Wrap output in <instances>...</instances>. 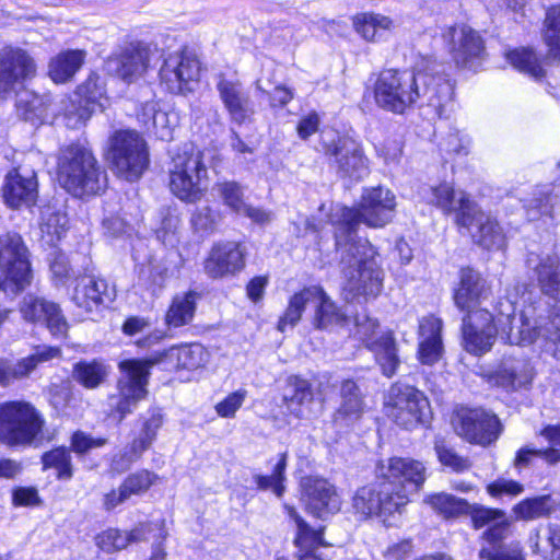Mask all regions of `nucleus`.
Wrapping results in <instances>:
<instances>
[{"label":"nucleus","instance_id":"obj_46","mask_svg":"<svg viewBox=\"0 0 560 560\" xmlns=\"http://www.w3.org/2000/svg\"><path fill=\"white\" fill-rule=\"evenodd\" d=\"M141 429L138 435L132 440L135 448L147 451L156 439L158 431L163 424V415L160 408L152 407L140 417Z\"/></svg>","mask_w":560,"mask_h":560},{"label":"nucleus","instance_id":"obj_34","mask_svg":"<svg viewBox=\"0 0 560 560\" xmlns=\"http://www.w3.org/2000/svg\"><path fill=\"white\" fill-rule=\"evenodd\" d=\"M523 202L527 218L535 221L541 218L553 219L560 198L555 186L542 185L533 189Z\"/></svg>","mask_w":560,"mask_h":560},{"label":"nucleus","instance_id":"obj_41","mask_svg":"<svg viewBox=\"0 0 560 560\" xmlns=\"http://www.w3.org/2000/svg\"><path fill=\"white\" fill-rule=\"evenodd\" d=\"M85 52L80 49L66 50L58 54L49 62V77L56 83H65L73 78L82 67Z\"/></svg>","mask_w":560,"mask_h":560},{"label":"nucleus","instance_id":"obj_48","mask_svg":"<svg viewBox=\"0 0 560 560\" xmlns=\"http://www.w3.org/2000/svg\"><path fill=\"white\" fill-rule=\"evenodd\" d=\"M544 40L548 47L547 58L560 61V3L547 10Z\"/></svg>","mask_w":560,"mask_h":560},{"label":"nucleus","instance_id":"obj_58","mask_svg":"<svg viewBox=\"0 0 560 560\" xmlns=\"http://www.w3.org/2000/svg\"><path fill=\"white\" fill-rule=\"evenodd\" d=\"M434 450L443 466L450 467L456 472H462L470 468L469 460L459 456L453 448L448 447L443 438H435Z\"/></svg>","mask_w":560,"mask_h":560},{"label":"nucleus","instance_id":"obj_8","mask_svg":"<svg viewBox=\"0 0 560 560\" xmlns=\"http://www.w3.org/2000/svg\"><path fill=\"white\" fill-rule=\"evenodd\" d=\"M162 359L125 360L119 363L124 375L118 380V394L109 397L110 413L121 422L145 398L150 369Z\"/></svg>","mask_w":560,"mask_h":560},{"label":"nucleus","instance_id":"obj_53","mask_svg":"<svg viewBox=\"0 0 560 560\" xmlns=\"http://www.w3.org/2000/svg\"><path fill=\"white\" fill-rule=\"evenodd\" d=\"M94 109L72 95L63 101V120L68 128L78 129L90 119Z\"/></svg>","mask_w":560,"mask_h":560},{"label":"nucleus","instance_id":"obj_49","mask_svg":"<svg viewBox=\"0 0 560 560\" xmlns=\"http://www.w3.org/2000/svg\"><path fill=\"white\" fill-rule=\"evenodd\" d=\"M392 20L387 16L363 13L357 15L354 19V26L359 34L366 40H378L382 32L388 31L392 27Z\"/></svg>","mask_w":560,"mask_h":560},{"label":"nucleus","instance_id":"obj_24","mask_svg":"<svg viewBox=\"0 0 560 560\" xmlns=\"http://www.w3.org/2000/svg\"><path fill=\"white\" fill-rule=\"evenodd\" d=\"M245 266L244 250L235 242H220L212 246L203 261L206 275L212 279L234 276Z\"/></svg>","mask_w":560,"mask_h":560},{"label":"nucleus","instance_id":"obj_63","mask_svg":"<svg viewBox=\"0 0 560 560\" xmlns=\"http://www.w3.org/2000/svg\"><path fill=\"white\" fill-rule=\"evenodd\" d=\"M100 549L107 553L116 552L128 547V538L125 532L116 528H109L98 534L95 538Z\"/></svg>","mask_w":560,"mask_h":560},{"label":"nucleus","instance_id":"obj_13","mask_svg":"<svg viewBox=\"0 0 560 560\" xmlns=\"http://www.w3.org/2000/svg\"><path fill=\"white\" fill-rule=\"evenodd\" d=\"M385 409L388 418L406 430L427 423L431 415L427 396L415 386L401 383L390 386Z\"/></svg>","mask_w":560,"mask_h":560},{"label":"nucleus","instance_id":"obj_3","mask_svg":"<svg viewBox=\"0 0 560 560\" xmlns=\"http://www.w3.org/2000/svg\"><path fill=\"white\" fill-rule=\"evenodd\" d=\"M490 294V287L479 272L471 268L460 270V281L454 293V302L460 311L467 313L462 326L465 348L477 355L491 349L498 334L494 316L481 307Z\"/></svg>","mask_w":560,"mask_h":560},{"label":"nucleus","instance_id":"obj_14","mask_svg":"<svg viewBox=\"0 0 560 560\" xmlns=\"http://www.w3.org/2000/svg\"><path fill=\"white\" fill-rule=\"evenodd\" d=\"M527 265L533 270L541 293L556 301L546 330L547 337L559 345L560 350V255L530 254L527 258Z\"/></svg>","mask_w":560,"mask_h":560},{"label":"nucleus","instance_id":"obj_16","mask_svg":"<svg viewBox=\"0 0 560 560\" xmlns=\"http://www.w3.org/2000/svg\"><path fill=\"white\" fill-rule=\"evenodd\" d=\"M421 196L427 203L439 208L443 213H454L458 225L469 228L472 223L477 205L465 191L455 190L452 184L444 182L423 187Z\"/></svg>","mask_w":560,"mask_h":560},{"label":"nucleus","instance_id":"obj_6","mask_svg":"<svg viewBox=\"0 0 560 560\" xmlns=\"http://www.w3.org/2000/svg\"><path fill=\"white\" fill-rule=\"evenodd\" d=\"M58 180L74 196L96 195L106 187V175L92 151L81 143H71L60 150Z\"/></svg>","mask_w":560,"mask_h":560},{"label":"nucleus","instance_id":"obj_40","mask_svg":"<svg viewBox=\"0 0 560 560\" xmlns=\"http://www.w3.org/2000/svg\"><path fill=\"white\" fill-rule=\"evenodd\" d=\"M476 224L478 230L472 234L476 243L487 249H499L505 244V237L501 226L490 215L480 211L477 207L476 215L470 225Z\"/></svg>","mask_w":560,"mask_h":560},{"label":"nucleus","instance_id":"obj_22","mask_svg":"<svg viewBox=\"0 0 560 560\" xmlns=\"http://www.w3.org/2000/svg\"><path fill=\"white\" fill-rule=\"evenodd\" d=\"M116 298V289L97 275L84 273L77 278L72 294L73 303L86 312L107 307Z\"/></svg>","mask_w":560,"mask_h":560},{"label":"nucleus","instance_id":"obj_37","mask_svg":"<svg viewBox=\"0 0 560 560\" xmlns=\"http://www.w3.org/2000/svg\"><path fill=\"white\" fill-rule=\"evenodd\" d=\"M16 112L25 121L43 122L47 117L50 98L30 90H22L16 94Z\"/></svg>","mask_w":560,"mask_h":560},{"label":"nucleus","instance_id":"obj_38","mask_svg":"<svg viewBox=\"0 0 560 560\" xmlns=\"http://www.w3.org/2000/svg\"><path fill=\"white\" fill-rule=\"evenodd\" d=\"M314 394L312 384L300 376L288 377L283 399L287 408L296 418H303V406L313 401Z\"/></svg>","mask_w":560,"mask_h":560},{"label":"nucleus","instance_id":"obj_12","mask_svg":"<svg viewBox=\"0 0 560 560\" xmlns=\"http://www.w3.org/2000/svg\"><path fill=\"white\" fill-rule=\"evenodd\" d=\"M108 160L120 177L137 180L149 165L145 141L136 131H116L109 139Z\"/></svg>","mask_w":560,"mask_h":560},{"label":"nucleus","instance_id":"obj_9","mask_svg":"<svg viewBox=\"0 0 560 560\" xmlns=\"http://www.w3.org/2000/svg\"><path fill=\"white\" fill-rule=\"evenodd\" d=\"M32 279L28 250L16 233L0 236V291L15 295L23 291Z\"/></svg>","mask_w":560,"mask_h":560},{"label":"nucleus","instance_id":"obj_61","mask_svg":"<svg viewBox=\"0 0 560 560\" xmlns=\"http://www.w3.org/2000/svg\"><path fill=\"white\" fill-rule=\"evenodd\" d=\"M217 189L223 199V202L232 211L240 214L246 207L244 201V191L235 182H224L217 185Z\"/></svg>","mask_w":560,"mask_h":560},{"label":"nucleus","instance_id":"obj_35","mask_svg":"<svg viewBox=\"0 0 560 560\" xmlns=\"http://www.w3.org/2000/svg\"><path fill=\"white\" fill-rule=\"evenodd\" d=\"M158 358L162 359L158 364L170 360L176 361L177 368L197 370L208 361V352L200 343H191L156 352L149 359Z\"/></svg>","mask_w":560,"mask_h":560},{"label":"nucleus","instance_id":"obj_28","mask_svg":"<svg viewBox=\"0 0 560 560\" xmlns=\"http://www.w3.org/2000/svg\"><path fill=\"white\" fill-rule=\"evenodd\" d=\"M289 518L296 526V536L294 544L298 547L299 560H324L323 555L318 552L320 547L327 546L323 538V528H312L298 513L294 506L283 505Z\"/></svg>","mask_w":560,"mask_h":560},{"label":"nucleus","instance_id":"obj_62","mask_svg":"<svg viewBox=\"0 0 560 560\" xmlns=\"http://www.w3.org/2000/svg\"><path fill=\"white\" fill-rule=\"evenodd\" d=\"M487 493L493 499H502L503 497L515 498L521 495L525 488L513 479L499 477L486 487Z\"/></svg>","mask_w":560,"mask_h":560},{"label":"nucleus","instance_id":"obj_39","mask_svg":"<svg viewBox=\"0 0 560 560\" xmlns=\"http://www.w3.org/2000/svg\"><path fill=\"white\" fill-rule=\"evenodd\" d=\"M557 503L550 494L526 498L512 508V513L517 521H535L547 518L556 512Z\"/></svg>","mask_w":560,"mask_h":560},{"label":"nucleus","instance_id":"obj_31","mask_svg":"<svg viewBox=\"0 0 560 560\" xmlns=\"http://www.w3.org/2000/svg\"><path fill=\"white\" fill-rule=\"evenodd\" d=\"M533 368L525 358L505 357L497 368L493 380L497 385L516 390L532 383Z\"/></svg>","mask_w":560,"mask_h":560},{"label":"nucleus","instance_id":"obj_52","mask_svg":"<svg viewBox=\"0 0 560 560\" xmlns=\"http://www.w3.org/2000/svg\"><path fill=\"white\" fill-rule=\"evenodd\" d=\"M107 376V370L104 364L96 361L79 362L74 365L73 377L85 388L98 387Z\"/></svg>","mask_w":560,"mask_h":560},{"label":"nucleus","instance_id":"obj_4","mask_svg":"<svg viewBox=\"0 0 560 560\" xmlns=\"http://www.w3.org/2000/svg\"><path fill=\"white\" fill-rule=\"evenodd\" d=\"M341 265L345 276L343 292L349 300L357 296L375 298L383 288V271L376 252L366 240L346 241L341 247Z\"/></svg>","mask_w":560,"mask_h":560},{"label":"nucleus","instance_id":"obj_57","mask_svg":"<svg viewBox=\"0 0 560 560\" xmlns=\"http://www.w3.org/2000/svg\"><path fill=\"white\" fill-rule=\"evenodd\" d=\"M377 329L378 322L372 318L365 311L355 314L354 336L361 340L368 349L370 348V342H378L382 334H380Z\"/></svg>","mask_w":560,"mask_h":560},{"label":"nucleus","instance_id":"obj_17","mask_svg":"<svg viewBox=\"0 0 560 560\" xmlns=\"http://www.w3.org/2000/svg\"><path fill=\"white\" fill-rule=\"evenodd\" d=\"M36 73L34 59L22 48L7 46L0 50V96L7 98L16 86Z\"/></svg>","mask_w":560,"mask_h":560},{"label":"nucleus","instance_id":"obj_1","mask_svg":"<svg viewBox=\"0 0 560 560\" xmlns=\"http://www.w3.org/2000/svg\"><path fill=\"white\" fill-rule=\"evenodd\" d=\"M453 94V84L442 74V65L430 57H420L412 70H383L374 84L376 104L394 114H404L420 102L441 117Z\"/></svg>","mask_w":560,"mask_h":560},{"label":"nucleus","instance_id":"obj_59","mask_svg":"<svg viewBox=\"0 0 560 560\" xmlns=\"http://www.w3.org/2000/svg\"><path fill=\"white\" fill-rule=\"evenodd\" d=\"M158 480V475L148 469H140L128 475L121 482L128 495H141L145 493Z\"/></svg>","mask_w":560,"mask_h":560},{"label":"nucleus","instance_id":"obj_26","mask_svg":"<svg viewBox=\"0 0 560 560\" xmlns=\"http://www.w3.org/2000/svg\"><path fill=\"white\" fill-rule=\"evenodd\" d=\"M151 50L142 44H130L107 61L109 71L126 82L141 78L150 63Z\"/></svg>","mask_w":560,"mask_h":560},{"label":"nucleus","instance_id":"obj_42","mask_svg":"<svg viewBox=\"0 0 560 560\" xmlns=\"http://www.w3.org/2000/svg\"><path fill=\"white\" fill-rule=\"evenodd\" d=\"M369 350L374 353L375 360L385 376L392 377L397 372L400 359L397 343L390 331L382 334L378 342H370Z\"/></svg>","mask_w":560,"mask_h":560},{"label":"nucleus","instance_id":"obj_44","mask_svg":"<svg viewBox=\"0 0 560 560\" xmlns=\"http://www.w3.org/2000/svg\"><path fill=\"white\" fill-rule=\"evenodd\" d=\"M435 512L445 518L457 517L463 514H470L475 505L466 500L448 493H435L424 500Z\"/></svg>","mask_w":560,"mask_h":560},{"label":"nucleus","instance_id":"obj_64","mask_svg":"<svg viewBox=\"0 0 560 560\" xmlns=\"http://www.w3.org/2000/svg\"><path fill=\"white\" fill-rule=\"evenodd\" d=\"M479 558L486 560H525L518 542H511L500 549H480Z\"/></svg>","mask_w":560,"mask_h":560},{"label":"nucleus","instance_id":"obj_25","mask_svg":"<svg viewBox=\"0 0 560 560\" xmlns=\"http://www.w3.org/2000/svg\"><path fill=\"white\" fill-rule=\"evenodd\" d=\"M217 90L231 121L242 125L252 120L254 103L240 80L221 78Z\"/></svg>","mask_w":560,"mask_h":560},{"label":"nucleus","instance_id":"obj_7","mask_svg":"<svg viewBox=\"0 0 560 560\" xmlns=\"http://www.w3.org/2000/svg\"><path fill=\"white\" fill-rule=\"evenodd\" d=\"M170 189L180 200L195 203L202 199L208 187V170L203 152L191 143L179 147L172 156Z\"/></svg>","mask_w":560,"mask_h":560},{"label":"nucleus","instance_id":"obj_47","mask_svg":"<svg viewBox=\"0 0 560 560\" xmlns=\"http://www.w3.org/2000/svg\"><path fill=\"white\" fill-rule=\"evenodd\" d=\"M68 218L60 211H52L50 207L42 211L40 231L46 242L52 246L59 242L67 232Z\"/></svg>","mask_w":560,"mask_h":560},{"label":"nucleus","instance_id":"obj_29","mask_svg":"<svg viewBox=\"0 0 560 560\" xmlns=\"http://www.w3.org/2000/svg\"><path fill=\"white\" fill-rule=\"evenodd\" d=\"M443 323L432 315L425 316L419 322V348L418 359L422 364L433 365L443 352L442 343Z\"/></svg>","mask_w":560,"mask_h":560},{"label":"nucleus","instance_id":"obj_10","mask_svg":"<svg viewBox=\"0 0 560 560\" xmlns=\"http://www.w3.org/2000/svg\"><path fill=\"white\" fill-rule=\"evenodd\" d=\"M319 147L339 176L361 180L369 175V160L355 140L327 130L320 133Z\"/></svg>","mask_w":560,"mask_h":560},{"label":"nucleus","instance_id":"obj_20","mask_svg":"<svg viewBox=\"0 0 560 560\" xmlns=\"http://www.w3.org/2000/svg\"><path fill=\"white\" fill-rule=\"evenodd\" d=\"M301 489V500L305 510L318 518H326L341 508V500L335 486L326 479L304 477Z\"/></svg>","mask_w":560,"mask_h":560},{"label":"nucleus","instance_id":"obj_50","mask_svg":"<svg viewBox=\"0 0 560 560\" xmlns=\"http://www.w3.org/2000/svg\"><path fill=\"white\" fill-rule=\"evenodd\" d=\"M506 59L516 70L528 74L535 80H540L545 77V70L532 49L520 48L511 50L506 54Z\"/></svg>","mask_w":560,"mask_h":560},{"label":"nucleus","instance_id":"obj_36","mask_svg":"<svg viewBox=\"0 0 560 560\" xmlns=\"http://www.w3.org/2000/svg\"><path fill=\"white\" fill-rule=\"evenodd\" d=\"M317 294L312 298L311 304L315 307L314 326L318 329H328L342 325L347 320L346 313L317 285H313Z\"/></svg>","mask_w":560,"mask_h":560},{"label":"nucleus","instance_id":"obj_2","mask_svg":"<svg viewBox=\"0 0 560 560\" xmlns=\"http://www.w3.org/2000/svg\"><path fill=\"white\" fill-rule=\"evenodd\" d=\"M375 472L377 481L359 488L353 497V508L363 516L401 513L427 479L424 464L409 457L380 462Z\"/></svg>","mask_w":560,"mask_h":560},{"label":"nucleus","instance_id":"obj_21","mask_svg":"<svg viewBox=\"0 0 560 560\" xmlns=\"http://www.w3.org/2000/svg\"><path fill=\"white\" fill-rule=\"evenodd\" d=\"M471 522L476 529L488 527L481 534L486 545L480 549H500L508 545L504 540L511 534L512 520L505 511L476 504L471 510Z\"/></svg>","mask_w":560,"mask_h":560},{"label":"nucleus","instance_id":"obj_43","mask_svg":"<svg viewBox=\"0 0 560 560\" xmlns=\"http://www.w3.org/2000/svg\"><path fill=\"white\" fill-rule=\"evenodd\" d=\"M198 294L194 291L176 295L166 314V323L173 327H180L194 318Z\"/></svg>","mask_w":560,"mask_h":560},{"label":"nucleus","instance_id":"obj_32","mask_svg":"<svg viewBox=\"0 0 560 560\" xmlns=\"http://www.w3.org/2000/svg\"><path fill=\"white\" fill-rule=\"evenodd\" d=\"M364 412L362 393L352 380H345L340 387V404L332 421L338 427H349L359 421Z\"/></svg>","mask_w":560,"mask_h":560},{"label":"nucleus","instance_id":"obj_19","mask_svg":"<svg viewBox=\"0 0 560 560\" xmlns=\"http://www.w3.org/2000/svg\"><path fill=\"white\" fill-rule=\"evenodd\" d=\"M20 313L25 322L45 325L54 337H67L69 324L57 303L26 294L20 303Z\"/></svg>","mask_w":560,"mask_h":560},{"label":"nucleus","instance_id":"obj_5","mask_svg":"<svg viewBox=\"0 0 560 560\" xmlns=\"http://www.w3.org/2000/svg\"><path fill=\"white\" fill-rule=\"evenodd\" d=\"M395 195L382 186L365 188L358 209L342 207L336 215V246L342 242L355 241L354 235L360 223L370 228H382L392 221L395 212Z\"/></svg>","mask_w":560,"mask_h":560},{"label":"nucleus","instance_id":"obj_30","mask_svg":"<svg viewBox=\"0 0 560 560\" xmlns=\"http://www.w3.org/2000/svg\"><path fill=\"white\" fill-rule=\"evenodd\" d=\"M60 355V349L57 347H38L35 352L18 362H10L0 359V384H9L14 380L28 376L36 366L50 359Z\"/></svg>","mask_w":560,"mask_h":560},{"label":"nucleus","instance_id":"obj_55","mask_svg":"<svg viewBox=\"0 0 560 560\" xmlns=\"http://www.w3.org/2000/svg\"><path fill=\"white\" fill-rule=\"evenodd\" d=\"M125 534L128 538V546L130 544L145 541L151 538L154 539V542H162V545H164L167 537V532L165 530L162 522L141 523L131 530L125 532Z\"/></svg>","mask_w":560,"mask_h":560},{"label":"nucleus","instance_id":"obj_27","mask_svg":"<svg viewBox=\"0 0 560 560\" xmlns=\"http://www.w3.org/2000/svg\"><path fill=\"white\" fill-rule=\"evenodd\" d=\"M37 179L33 170L18 167L8 173L3 185V198L9 207H31L37 199Z\"/></svg>","mask_w":560,"mask_h":560},{"label":"nucleus","instance_id":"obj_60","mask_svg":"<svg viewBox=\"0 0 560 560\" xmlns=\"http://www.w3.org/2000/svg\"><path fill=\"white\" fill-rule=\"evenodd\" d=\"M147 109L152 113V117L144 119L145 128L161 140L171 139L172 131L168 127V115L165 112L156 109V104L152 102L147 103Z\"/></svg>","mask_w":560,"mask_h":560},{"label":"nucleus","instance_id":"obj_15","mask_svg":"<svg viewBox=\"0 0 560 560\" xmlns=\"http://www.w3.org/2000/svg\"><path fill=\"white\" fill-rule=\"evenodd\" d=\"M455 432L469 443L488 446L501 433L498 417L481 408H462L453 420Z\"/></svg>","mask_w":560,"mask_h":560},{"label":"nucleus","instance_id":"obj_33","mask_svg":"<svg viewBox=\"0 0 560 560\" xmlns=\"http://www.w3.org/2000/svg\"><path fill=\"white\" fill-rule=\"evenodd\" d=\"M498 323L502 329H509V338L512 342L532 343L538 336L536 327L521 315L515 316V306L510 300L500 301L498 305Z\"/></svg>","mask_w":560,"mask_h":560},{"label":"nucleus","instance_id":"obj_45","mask_svg":"<svg viewBox=\"0 0 560 560\" xmlns=\"http://www.w3.org/2000/svg\"><path fill=\"white\" fill-rule=\"evenodd\" d=\"M317 292L312 290V287L304 288L302 291L293 294L290 300L284 314L278 322V330L285 331L288 327L293 328L301 319L302 314L307 305H312V298Z\"/></svg>","mask_w":560,"mask_h":560},{"label":"nucleus","instance_id":"obj_51","mask_svg":"<svg viewBox=\"0 0 560 560\" xmlns=\"http://www.w3.org/2000/svg\"><path fill=\"white\" fill-rule=\"evenodd\" d=\"M535 458H542L549 465H555L560 462V448L542 450L526 445L516 452L513 465L517 470H522L533 465Z\"/></svg>","mask_w":560,"mask_h":560},{"label":"nucleus","instance_id":"obj_11","mask_svg":"<svg viewBox=\"0 0 560 560\" xmlns=\"http://www.w3.org/2000/svg\"><path fill=\"white\" fill-rule=\"evenodd\" d=\"M44 419L28 402L0 404V442L15 446L31 444L42 432Z\"/></svg>","mask_w":560,"mask_h":560},{"label":"nucleus","instance_id":"obj_23","mask_svg":"<svg viewBox=\"0 0 560 560\" xmlns=\"http://www.w3.org/2000/svg\"><path fill=\"white\" fill-rule=\"evenodd\" d=\"M443 39L448 44L454 61L460 67H474L475 61L485 52L481 36L465 24L447 27L443 33Z\"/></svg>","mask_w":560,"mask_h":560},{"label":"nucleus","instance_id":"obj_56","mask_svg":"<svg viewBox=\"0 0 560 560\" xmlns=\"http://www.w3.org/2000/svg\"><path fill=\"white\" fill-rule=\"evenodd\" d=\"M100 78L96 74H91L85 82L78 86L75 93L73 94L75 97L82 100L85 105H89L94 110L96 107L104 108V89L98 83Z\"/></svg>","mask_w":560,"mask_h":560},{"label":"nucleus","instance_id":"obj_18","mask_svg":"<svg viewBox=\"0 0 560 560\" xmlns=\"http://www.w3.org/2000/svg\"><path fill=\"white\" fill-rule=\"evenodd\" d=\"M199 60L186 50L168 55L160 69L161 83L173 94L190 91L189 84L197 81Z\"/></svg>","mask_w":560,"mask_h":560},{"label":"nucleus","instance_id":"obj_54","mask_svg":"<svg viewBox=\"0 0 560 560\" xmlns=\"http://www.w3.org/2000/svg\"><path fill=\"white\" fill-rule=\"evenodd\" d=\"M44 469L54 468L59 479L72 477L71 455L66 447H57L44 453L42 456Z\"/></svg>","mask_w":560,"mask_h":560}]
</instances>
